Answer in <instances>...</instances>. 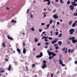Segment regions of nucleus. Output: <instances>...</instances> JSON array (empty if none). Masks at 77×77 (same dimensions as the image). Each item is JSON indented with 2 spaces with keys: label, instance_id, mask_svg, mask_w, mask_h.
<instances>
[{
  "label": "nucleus",
  "instance_id": "nucleus-11",
  "mask_svg": "<svg viewBox=\"0 0 77 77\" xmlns=\"http://www.w3.org/2000/svg\"><path fill=\"white\" fill-rule=\"evenodd\" d=\"M7 37L8 39H10V40H11V41L14 40V39L10 37V35H8Z\"/></svg>",
  "mask_w": 77,
  "mask_h": 77
},
{
  "label": "nucleus",
  "instance_id": "nucleus-24",
  "mask_svg": "<svg viewBox=\"0 0 77 77\" xmlns=\"http://www.w3.org/2000/svg\"><path fill=\"white\" fill-rule=\"evenodd\" d=\"M62 34L60 33L58 35V37H61L62 36Z\"/></svg>",
  "mask_w": 77,
  "mask_h": 77
},
{
  "label": "nucleus",
  "instance_id": "nucleus-53",
  "mask_svg": "<svg viewBox=\"0 0 77 77\" xmlns=\"http://www.w3.org/2000/svg\"><path fill=\"white\" fill-rule=\"evenodd\" d=\"M45 45H48V42H46L45 43Z\"/></svg>",
  "mask_w": 77,
  "mask_h": 77
},
{
  "label": "nucleus",
  "instance_id": "nucleus-55",
  "mask_svg": "<svg viewBox=\"0 0 77 77\" xmlns=\"http://www.w3.org/2000/svg\"><path fill=\"white\" fill-rule=\"evenodd\" d=\"M23 46H25V43H23Z\"/></svg>",
  "mask_w": 77,
  "mask_h": 77
},
{
  "label": "nucleus",
  "instance_id": "nucleus-32",
  "mask_svg": "<svg viewBox=\"0 0 77 77\" xmlns=\"http://www.w3.org/2000/svg\"><path fill=\"white\" fill-rule=\"evenodd\" d=\"M55 49H56V50H58V49H59V47L58 46H56L55 47Z\"/></svg>",
  "mask_w": 77,
  "mask_h": 77
},
{
  "label": "nucleus",
  "instance_id": "nucleus-16",
  "mask_svg": "<svg viewBox=\"0 0 77 77\" xmlns=\"http://www.w3.org/2000/svg\"><path fill=\"white\" fill-rule=\"evenodd\" d=\"M72 42L73 43V44H75V42H77V40L76 39L72 40Z\"/></svg>",
  "mask_w": 77,
  "mask_h": 77
},
{
  "label": "nucleus",
  "instance_id": "nucleus-54",
  "mask_svg": "<svg viewBox=\"0 0 77 77\" xmlns=\"http://www.w3.org/2000/svg\"><path fill=\"white\" fill-rule=\"evenodd\" d=\"M48 48V46L46 45L45 46V48Z\"/></svg>",
  "mask_w": 77,
  "mask_h": 77
},
{
  "label": "nucleus",
  "instance_id": "nucleus-22",
  "mask_svg": "<svg viewBox=\"0 0 77 77\" xmlns=\"http://www.w3.org/2000/svg\"><path fill=\"white\" fill-rule=\"evenodd\" d=\"M39 56H40V57H42V56H43V55H42V53L41 52L40 53Z\"/></svg>",
  "mask_w": 77,
  "mask_h": 77
},
{
  "label": "nucleus",
  "instance_id": "nucleus-5",
  "mask_svg": "<svg viewBox=\"0 0 77 77\" xmlns=\"http://www.w3.org/2000/svg\"><path fill=\"white\" fill-rule=\"evenodd\" d=\"M57 41H58V39L55 38V39L53 41L51 42V43L53 44H54V43H56L57 42Z\"/></svg>",
  "mask_w": 77,
  "mask_h": 77
},
{
  "label": "nucleus",
  "instance_id": "nucleus-35",
  "mask_svg": "<svg viewBox=\"0 0 77 77\" xmlns=\"http://www.w3.org/2000/svg\"><path fill=\"white\" fill-rule=\"evenodd\" d=\"M58 34H59V33L58 32H56L55 33V35H57V36L58 35Z\"/></svg>",
  "mask_w": 77,
  "mask_h": 77
},
{
  "label": "nucleus",
  "instance_id": "nucleus-52",
  "mask_svg": "<svg viewBox=\"0 0 77 77\" xmlns=\"http://www.w3.org/2000/svg\"><path fill=\"white\" fill-rule=\"evenodd\" d=\"M45 33H46V32L45 31L44 32H42V34H45Z\"/></svg>",
  "mask_w": 77,
  "mask_h": 77
},
{
  "label": "nucleus",
  "instance_id": "nucleus-23",
  "mask_svg": "<svg viewBox=\"0 0 77 77\" xmlns=\"http://www.w3.org/2000/svg\"><path fill=\"white\" fill-rule=\"evenodd\" d=\"M53 22V20H50L49 21V23L51 24H52V22Z\"/></svg>",
  "mask_w": 77,
  "mask_h": 77
},
{
  "label": "nucleus",
  "instance_id": "nucleus-48",
  "mask_svg": "<svg viewBox=\"0 0 77 77\" xmlns=\"http://www.w3.org/2000/svg\"><path fill=\"white\" fill-rule=\"evenodd\" d=\"M69 40H72V38H69Z\"/></svg>",
  "mask_w": 77,
  "mask_h": 77
},
{
  "label": "nucleus",
  "instance_id": "nucleus-63",
  "mask_svg": "<svg viewBox=\"0 0 77 77\" xmlns=\"http://www.w3.org/2000/svg\"><path fill=\"white\" fill-rule=\"evenodd\" d=\"M5 61H6V62H8V59H6Z\"/></svg>",
  "mask_w": 77,
  "mask_h": 77
},
{
  "label": "nucleus",
  "instance_id": "nucleus-30",
  "mask_svg": "<svg viewBox=\"0 0 77 77\" xmlns=\"http://www.w3.org/2000/svg\"><path fill=\"white\" fill-rule=\"evenodd\" d=\"M50 24H48L47 26H46V27H50Z\"/></svg>",
  "mask_w": 77,
  "mask_h": 77
},
{
  "label": "nucleus",
  "instance_id": "nucleus-26",
  "mask_svg": "<svg viewBox=\"0 0 77 77\" xmlns=\"http://www.w3.org/2000/svg\"><path fill=\"white\" fill-rule=\"evenodd\" d=\"M32 67L33 68H35V64H33L32 65Z\"/></svg>",
  "mask_w": 77,
  "mask_h": 77
},
{
  "label": "nucleus",
  "instance_id": "nucleus-45",
  "mask_svg": "<svg viewBox=\"0 0 77 77\" xmlns=\"http://www.w3.org/2000/svg\"><path fill=\"white\" fill-rule=\"evenodd\" d=\"M74 39H75V37H72V40H74Z\"/></svg>",
  "mask_w": 77,
  "mask_h": 77
},
{
  "label": "nucleus",
  "instance_id": "nucleus-51",
  "mask_svg": "<svg viewBox=\"0 0 77 77\" xmlns=\"http://www.w3.org/2000/svg\"><path fill=\"white\" fill-rule=\"evenodd\" d=\"M5 72V70H4L1 71V72Z\"/></svg>",
  "mask_w": 77,
  "mask_h": 77
},
{
  "label": "nucleus",
  "instance_id": "nucleus-64",
  "mask_svg": "<svg viewBox=\"0 0 77 77\" xmlns=\"http://www.w3.org/2000/svg\"><path fill=\"white\" fill-rule=\"evenodd\" d=\"M60 21L61 23L62 22V20L61 19V20H60Z\"/></svg>",
  "mask_w": 77,
  "mask_h": 77
},
{
  "label": "nucleus",
  "instance_id": "nucleus-15",
  "mask_svg": "<svg viewBox=\"0 0 77 77\" xmlns=\"http://www.w3.org/2000/svg\"><path fill=\"white\" fill-rule=\"evenodd\" d=\"M48 55L49 56H51V54H52V53H53V52H50V51H48Z\"/></svg>",
  "mask_w": 77,
  "mask_h": 77
},
{
  "label": "nucleus",
  "instance_id": "nucleus-40",
  "mask_svg": "<svg viewBox=\"0 0 77 77\" xmlns=\"http://www.w3.org/2000/svg\"><path fill=\"white\" fill-rule=\"evenodd\" d=\"M51 58H52V57H51V56H50L49 57V60H51Z\"/></svg>",
  "mask_w": 77,
  "mask_h": 77
},
{
  "label": "nucleus",
  "instance_id": "nucleus-44",
  "mask_svg": "<svg viewBox=\"0 0 77 77\" xmlns=\"http://www.w3.org/2000/svg\"><path fill=\"white\" fill-rule=\"evenodd\" d=\"M31 29L32 30V31H35V29H34V28H31Z\"/></svg>",
  "mask_w": 77,
  "mask_h": 77
},
{
  "label": "nucleus",
  "instance_id": "nucleus-2",
  "mask_svg": "<svg viewBox=\"0 0 77 77\" xmlns=\"http://www.w3.org/2000/svg\"><path fill=\"white\" fill-rule=\"evenodd\" d=\"M74 2H72L71 3L72 5H73L74 6H77V4H75L76 2H77V0H74Z\"/></svg>",
  "mask_w": 77,
  "mask_h": 77
},
{
  "label": "nucleus",
  "instance_id": "nucleus-33",
  "mask_svg": "<svg viewBox=\"0 0 77 77\" xmlns=\"http://www.w3.org/2000/svg\"><path fill=\"white\" fill-rule=\"evenodd\" d=\"M65 52H64V53L65 54H66L67 52H68V50H65Z\"/></svg>",
  "mask_w": 77,
  "mask_h": 77
},
{
  "label": "nucleus",
  "instance_id": "nucleus-3",
  "mask_svg": "<svg viewBox=\"0 0 77 77\" xmlns=\"http://www.w3.org/2000/svg\"><path fill=\"white\" fill-rule=\"evenodd\" d=\"M59 63L62 65V66H65V64H63V62L62 61V60L60 59L59 60Z\"/></svg>",
  "mask_w": 77,
  "mask_h": 77
},
{
  "label": "nucleus",
  "instance_id": "nucleus-60",
  "mask_svg": "<svg viewBox=\"0 0 77 77\" xmlns=\"http://www.w3.org/2000/svg\"><path fill=\"white\" fill-rule=\"evenodd\" d=\"M55 1L57 2H59V1H58V0H55Z\"/></svg>",
  "mask_w": 77,
  "mask_h": 77
},
{
  "label": "nucleus",
  "instance_id": "nucleus-57",
  "mask_svg": "<svg viewBox=\"0 0 77 77\" xmlns=\"http://www.w3.org/2000/svg\"><path fill=\"white\" fill-rule=\"evenodd\" d=\"M35 50H36V49L35 48H34L33 49V51H35Z\"/></svg>",
  "mask_w": 77,
  "mask_h": 77
},
{
  "label": "nucleus",
  "instance_id": "nucleus-20",
  "mask_svg": "<svg viewBox=\"0 0 77 77\" xmlns=\"http://www.w3.org/2000/svg\"><path fill=\"white\" fill-rule=\"evenodd\" d=\"M52 54L53 56H56V54L55 53H54L53 52H52Z\"/></svg>",
  "mask_w": 77,
  "mask_h": 77
},
{
  "label": "nucleus",
  "instance_id": "nucleus-28",
  "mask_svg": "<svg viewBox=\"0 0 77 77\" xmlns=\"http://www.w3.org/2000/svg\"><path fill=\"white\" fill-rule=\"evenodd\" d=\"M30 14H31V18H33V15H32V12H30Z\"/></svg>",
  "mask_w": 77,
  "mask_h": 77
},
{
  "label": "nucleus",
  "instance_id": "nucleus-18",
  "mask_svg": "<svg viewBox=\"0 0 77 77\" xmlns=\"http://www.w3.org/2000/svg\"><path fill=\"white\" fill-rule=\"evenodd\" d=\"M11 22L15 23H17V21L16 20L14 21V20H11Z\"/></svg>",
  "mask_w": 77,
  "mask_h": 77
},
{
  "label": "nucleus",
  "instance_id": "nucleus-8",
  "mask_svg": "<svg viewBox=\"0 0 77 77\" xmlns=\"http://www.w3.org/2000/svg\"><path fill=\"white\" fill-rule=\"evenodd\" d=\"M69 8L71 10H72V11H73V10H74V7L72 5H71L69 6Z\"/></svg>",
  "mask_w": 77,
  "mask_h": 77
},
{
  "label": "nucleus",
  "instance_id": "nucleus-37",
  "mask_svg": "<svg viewBox=\"0 0 77 77\" xmlns=\"http://www.w3.org/2000/svg\"><path fill=\"white\" fill-rule=\"evenodd\" d=\"M60 3H63V2L62 0H60Z\"/></svg>",
  "mask_w": 77,
  "mask_h": 77
},
{
  "label": "nucleus",
  "instance_id": "nucleus-19",
  "mask_svg": "<svg viewBox=\"0 0 77 77\" xmlns=\"http://www.w3.org/2000/svg\"><path fill=\"white\" fill-rule=\"evenodd\" d=\"M2 45L4 47H6V45H5V42L2 43Z\"/></svg>",
  "mask_w": 77,
  "mask_h": 77
},
{
  "label": "nucleus",
  "instance_id": "nucleus-49",
  "mask_svg": "<svg viewBox=\"0 0 77 77\" xmlns=\"http://www.w3.org/2000/svg\"><path fill=\"white\" fill-rule=\"evenodd\" d=\"M45 25V23H42L41 25L42 26H44V25Z\"/></svg>",
  "mask_w": 77,
  "mask_h": 77
},
{
  "label": "nucleus",
  "instance_id": "nucleus-47",
  "mask_svg": "<svg viewBox=\"0 0 77 77\" xmlns=\"http://www.w3.org/2000/svg\"><path fill=\"white\" fill-rule=\"evenodd\" d=\"M57 45H58L57 44H55L54 45V46H55V47L56 46H57Z\"/></svg>",
  "mask_w": 77,
  "mask_h": 77
},
{
  "label": "nucleus",
  "instance_id": "nucleus-12",
  "mask_svg": "<svg viewBox=\"0 0 77 77\" xmlns=\"http://www.w3.org/2000/svg\"><path fill=\"white\" fill-rule=\"evenodd\" d=\"M42 69H44L45 68L47 67V65L45 64H44L42 66Z\"/></svg>",
  "mask_w": 77,
  "mask_h": 77
},
{
  "label": "nucleus",
  "instance_id": "nucleus-9",
  "mask_svg": "<svg viewBox=\"0 0 77 77\" xmlns=\"http://www.w3.org/2000/svg\"><path fill=\"white\" fill-rule=\"evenodd\" d=\"M17 52H18V54H21V50H20V49L17 48Z\"/></svg>",
  "mask_w": 77,
  "mask_h": 77
},
{
  "label": "nucleus",
  "instance_id": "nucleus-61",
  "mask_svg": "<svg viewBox=\"0 0 77 77\" xmlns=\"http://www.w3.org/2000/svg\"><path fill=\"white\" fill-rule=\"evenodd\" d=\"M56 32H57L58 31V29H56Z\"/></svg>",
  "mask_w": 77,
  "mask_h": 77
},
{
  "label": "nucleus",
  "instance_id": "nucleus-38",
  "mask_svg": "<svg viewBox=\"0 0 77 77\" xmlns=\"http://www.w3.org/2000/svg\"><path fill=\"white\" fill-rule=\"evenodd\" d=\"M39 32H42V29H40L39 30Z\"/></svg>",
  "mask_w": 77,
  "mask_h": 77
},
{
  "label": "nucleus",
  "instance_id": "nucleus-62",
  "mask_svg": "<svg viewBox=\"0 0 77 77\" xmlns=\"http://www.w3.org/2000/svg\"><path fill=\"white\" fill-rule=\"evenodd\" d=\"M77 63V61H75V64H76Z\"/></svg>",
  "mask_w": 77,
  "mask_h": 77
},
{
  "label": "nucleus",
  "instance_id": "nucleus-27",
  "mask_svg": "<svg viewBox=\"0 0 77 77\" xmlns=\"http://www.w3.org/2000/svg\"><path fill=\"white\" fill-rule=\"evenodd\" d=\"M70 3H71V2H70V1H68L67 2V5H69V4H70Z\"/></svg>",
  "mask_w": 77,
  "mask_h": 77
},
{
  "label": "nucleus",
  "instance_id": "nucleus-17",
  "mask_svg": "<svg viewBox=\"0 0 77 77\" xmlns=\"http://www.w3.org/2000/svg\"><path fill=\"white\" fill-rule=\"evenodd\" d=\"M25 68L26 69V70H25V71H29V68H28V67L27 66H25Z\"/></svg>",
  "mask_w": 77,
  "mask_h": 77
},
{
  "label": "nucleus",
  "instance_id": "nucleus-34",
  "mask_svg": "<svg viewBox=\"0 0 77 77\" xmlns=\"http://www.w3.org/2000/svg\"><path fill=\"white\" fill-rule=\"evenodd\" d=\"M30 10V9H28L27 11H26V13L27 14H29V10Z\"/></svg>",
  "mask_w": 77,
  "mask_h": 77
},
{
  "label": "nucleus",
  "instance_id": "nucleus-41",
  "mask_svg": "<svg viewBox=\"0 0 77 77\" xmlns=\"http://www.w3.org/2000/svg\"><path fill=\"white\" fill-rule=\"evenodd\" d=\"M49 39H50L51 40H52V38L49 37L48 38Z\"/></svg>",
  "mask_w": 77,
  "mask_h": 77
},
{
  "label": "nucleus",
  "instance_id": "nucleus-31",
  "mask_svg": "<svg viewBox=\"0 0 77 77\" xmlns=\"http://www.w3.org/2000/svg\"><path fill=\"white\" fill-rule=\"evenodd\" d=\"M36 58H39V57H41L40 55H38L36 56Z\"/></svg>",
  "mask_w": 77,
  "mask_h": 77
},
{
  "label": "nucleus",
  "instance_id": "nucleus-42",
  "mask_svg": "<svg viewBox=\"0 0 77 77\" xmlns=\"http://www.w3.org/2000/svg\"><path fill=\"white\" fill-rule=\"evenodd\" d=\"M57 25H59L60 24V23H59V22H57Z\"/></svg>",
  "mask_w": 77,
  "mask_h": 77
},
{
  "label": "nucleus",
  "instance_id": "nucleus-25",
  "mask_svg": "<svg viewBox=\"0 0 77 77\" xmlns=\"http://www.w3.org/2000/svg\"><path fill=\"white\" fill-rule=\"evenodd\" d=\"M42 62H43V63H44V64H45L47 63V62H46V61H45V60L43 61Z\"/></svg>",
  "mask_w": 77,
  "mask_h": 77
},
{
  "label": "nucleus",
  "instance_id": "nucleus-46",
  "mask_svg": "<svg viewBox=\"0 0 77 77\" xmlns=\"http://www.w3.org/2000/svg\"><path fill=\"white\" fill-rule=\"evenodd\" d=\"M70 52H71V53H73V52H74V50H71Z\"/></svg>",
  "mask_w": 77,
  "mask_h": 77
},
{
  "label": "nucleus",
  "instance_id": "nucleus-50",
  "mask_svg": "<svg viewBox=\"0 0 77 77\" xmlns=\"http://www.w3.org/2000/svg\"><path fill=\"white\" fill-rule=\"evenodd\" d=\"M70 51H71V50H70V49H68V51L69 52V53H70Z\"/></svg>",
  "mask_w": 77,
  "mask_h": 77
},
{
  "label": "nucleus",
  "instance_id": "nucleus-10",
  "mask_svg": "<svg viewBox=\"0 0 77 77\" xmlns=\"http://www.w3.org/2000/svg\"><path fill=\"white\" fill-rule=\"evenodd\" d=\"M11 65L10 64L8 68H7V69L8 70V71H11Z\"/></svg>",
  "mask_w": 77,
  "mask_h": 77
},
{
  "label": "nucleus",
  "instance_id": "nucleus-29",
  "mask_svg": "<svg viewBox=\"0 0 77 77\" xmlns=\"http://www.w3.org/2000/svg\"><path fill=\"white\" fill-rule=\"evenodd\" d=\"M72 23V20H71L69 22V25H71Z\"/></svg>",
  "mask_w": 77,
  "mask_h": 77
},
{
  "label": "nucleus",
  "instance_id": "nucleus-36",
  "mask_svg": "<svg viewBox=\"0 0 77 77\" xmlns=\"http://www.w3.org/2000/svg\"><path fill=\"white\" fill-rule=\"evenodd\" d=\"M38 40L36 38H35V42H37V41H38Z\"/></svg>",
  "mask_w": 77,
  "mask_h": 77
},
{
  "label": "nucleus",
  "instance_id": "nucleus-59",
  "mask_svg": "<svg viewBox=\"0 0 77 77\" xmlns=\"http://www.w3.org/2000/svg\"><path fill=\"white\" fill-rule=\"evenodd\" d=\"M53 12H56V10H54L53 11H52Z\"/></svg>",
  "mask_w": 77,
  "mask_h": 77
},
{
  "label": "nucleus",
  "instance_id": "nucleus-7",
  "mask_svg": "<svg viewBox=\"0 0 77 77\" xmlns=\"http://www.w3.org/2000/svg\"><path fill=\"white\" fill-rule=\"evenodd\" d=\"M77 23V21L75 20V22L72 25V27H75V25H76V23Z\"/></svg>",
  "mask_w": 77,
  "mask_h": 77
},
{
  "label": "nucleus",
  "instance_id": "nucleus-58",
  "mask_svg": "<svg viewBox=\"0 0 77 77\" xmlns=\"http://www.w3.org/2000/svg\"><path fill=\"white\" fill-rule=\"evenodd\" d=\"M47 17V15H44V17Z\"/></svg>",
  "mask_w": 77,
  "mask_h": 77
},
{
  "label": "nucleus",
  "instance_id": "nucleus-39",
  "mask_svg": "<svg viewBox=\"0 0 77 77\" xmlns=\"http://www.w3.org/2000/svg\"><path fill=\"white\" fill-rule=\"evenodd\" d=\"M65 49H66V48H63L62 49V50L63 51H65Z\"/></svg>",
  "mask_w": 77,
  "mask_h": 77
},
{
  "label": "nucleus",
  "instance_id": "nucleus-43",
  "mask_svg": "<svg viewBox=\"0 0 77 77\" xmlns=\"http://www.w3.org/2000/svg\"><path fill=\"white\" fill-rule=\"evenodd\" d=\"M39 45H41V43H38V46H39Z\"/></svg>",
  "mask_w": 77,
  "mask_h": 77
},
{
  "label": "nucleus",
  "instance_id": "nucleus-13",
  "mask_svg": "<svg viewBox=\"0 0 77 77\" xmlns=\"http://www.w3.org/2000/svg\"><path fill=\"white\" fill-rule=\"evenodd\" d=\"M54 18L55 19H57L58 18V16L56 15H54Z\"/></svg>",
  "mask_w": 77,
  "mask_h": 77
},
{
  "label": "nucleus",
  "instance_id": "nucleus-14",
  "mask_svg": "<svg viewBox=\"0 0 77 77\" xmlns=\"http://www.w3.org/2000/svg\"><path fill=\"white\" fill-rule=\"evenodd\" d=\"M26 53V50L25 48H24L23 50V54H25Z\"/></svg>",
  "mask_w": 77,
  "mask_h": 77
},
{
  "label": "nucleus",
  "instance_id": "nucleus-4",
  "mask_svg": "<svg viewBox=\"0 0 77 77\" xmlns=\"http://www.w3.org/2000/svg\"><path fill=\"white\" fill-rule=\"evenodd\" d=\"M48 2L47 4L48 5H50V3H51V2H50V0H44L43 1V2Z\"/></svg>",
  "mask_w": 77,
  "mask_h": 77
},
{
  "label": "nucleus",
  "instance_id": "nucleus-1",
  "mask_svg": "<svg viewBox=\"0 0 77 77\" xmlns=\"http://www.w3.org/2000/svg\"><path fill=\"white\" fill-rule=\"evenodd\" d=\"M69 34L70 35H72L73 34V32H74L75 30L73 28H72L69 30Z\"/></svg>",
  "mask_w": 77,
  "mask_h": 77
},
{
  "label": "nucleus",
  "instance_id": "nucleus-21",
  "mask_svg": "<svg viewBox=\"0 0 77 77\" xmlns=\"http://www.w3.org/2000/svg\"><path fill=\"white\" fill-rule=\"evenodd\" d=\"M58 44L59 45H62V42L61 41H59L58 42Z\"/></svg>",
  "mask_w": 77,
  "mask_h": 77
},
{
  "label": "nucleus",
  "instance_id": "nucleus-6",
  "mask_svg": "<svg viewBox=\"0 0 77 77\" xmlns=\"http://www.w3.org/2000/svg\"><path fill=\"white\" fill-rule=\"evenodd\" d=\"M48 38L47 37H45V36H43L42 37V39H45V40L46 42L48 41V39H48Z\"/></svg>",
  "mask_w": 77,
  "mask_h": 77
},
{
  "label": "nucleus",
  "instance_id": "nucleus-56",
  "mask_svg": "<svg viewBox=\"0 0 77 77\" xmlns=\"http://www.w3.org/2000/svg\"><path fill=\"white\" fill-rule=\"evenodd\" d=\"M53 75V73H52L51 74V77H52V76Z\"/></svg>",
  "mask_w": 77,
  "mask_h": 77
}]
</instances>
